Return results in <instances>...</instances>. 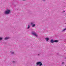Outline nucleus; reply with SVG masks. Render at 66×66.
Instances as JSON below:
<instances>
[{"mask_svg":"<svg viewBox=\"0 0 66 66\" xmlns=\"http://www.w3.org/2000/svg\"><path fill=\"white\" fill-rule=\"evenodd\" d=\"M11 11L10 10H7L4 12V14L5 15H9L10 14Z\"/></svg>","mask_w":66,"mask_h":66,"instance_id":"1","label":"nucleus"},{"mask_svg":"<svg viewBox=\"0 0 66 66\" xmlns=\"http://www.w3.org/2000/svg\"><path fill=\"white\" fill-rule=\"evenodd\" d=\"M42 64L40 62H36V66H42Z\"/></svg>","mask_w":66,"mask_h":66,"instance_id":"2","label":"nucleus"},{"mask_svg":"<svg viewBox=\"0 0 66 66\" xmlns=\"http://www.w3.org/2000/svg\"><path fill=\"white\" fill-rule=\"evenodd\" d=\"M58 42V40H53V39H51L50 41V42L51 43H57Z\"/></svg>","mask_w":66,"mask_h":66,"instance_id":"3","label":"nucleus"},{"mask_svg":"<svg viewBox=\"0 0 66 66\" xmlns=\"http://www.w3.org/2000/svg\"><path fill=\"white\" fill-rule=\"evenodd\" d=\"M32 34L34 36H35L36 37H37V35L36 34V33H35L33 31L32 32Z\"/></svg>","mask_w":66,"mask_h":66,"instance_id":"4","label":"nucleus"},{"mask_svg":"<svg viewBox=\"0 0 66 66\" xmlns=\"http://www.w3.org/2000/svg\"><path fill=\"white\" fill-rule=\"evenodd\" d=\"M34 23V22H31V25H32V27H34L35 26V24H33Z\"/></svg>","mask_w":66,"mask_h":66,"instance_id":"5","label":"nucleus"},{"mask_svg":"<svg viewBox=\"0 0 66 66\" xmlns=\"http://www.w3.org/2000/svg\"><path fill=\"white\" fill-rule=\"evenodd\" d=\"M10 37H6L4 38V40H7V39H10Z\"/></svg>","mask_w":66,"mask_h":66,"instance_id":"6","label":"nucleus"},{"mask_svg":"<svg viewBox=\"0 0 66 66\" xmlns=\"http://www.w3.org/2000/svg\"><path fill=\"white\" fill-rule=\"evenodd\" d=\"M45 40H46V42H48V41L49 40V39H49V38H45Z\"/></svg>","mask_w":66,"mask_h":66,"instance_id":"7","label":"nucleus"},{"mask_svg":"<svg viewBox=\"0 0 66 66\" xmlns=\"http://www.w3.org/2000/svg\"><path fill=\"white\" fill-rule=\"evenodd\" d=\"M10 53H11L12 55H14V54L15 53V52L14 51H11L10 52Z\"/></svg>","mask_w":66,"mask_h":66,"instance_id":"8","label":"nucleus"},{"mask_svg":"<svg viewBox=\"0 0 66 66\" xmlns=\"http://www.w3.org/2000/svg\"><path fill=\"white\" fill-rule=\"evenodd\" d=\"M66 30V28H65L62 31H61V32H64V31H65V30Z\"/></svg>","mask_w":66,"mask_h":66,"instance_id":"9","label":"nucleus"},{"mask_svg":"<svg viewBox=\"0 0 66 66\" xmlns=\"http://www.w3.org/2000/svg\"><path fill=\"white\" fill-rule=\"evenodd\" d=\"M30 27V25H28V26L27 27V29H29Z\"/></svg>","mask_w":66,"mask_h":66,"instance_id":"10","label":"nucleus"},{"mask_svg":"<svg viewBox=\"0 0 66 66\" xmlns=\"http://www.w3.org/2000/svg\"><path fill=\"white\" fill-rule=\"evenodd\" d=\"M2 39H3V38L0 37V40H1Z\"/></svg>","mask_w":66,"mask_h":66,"instance_id":"11","label":"nucleus"},{"mask_svg":"<svg viewBox=\"0 0 66 66\" xmlns=\"http://www.w3.org/2000/svg\"><path fill=\"white\" fill-rule=\"evenodd\" d=\"M16 62V61H14L12 62V63H15Z\"/></svg>","mask_w":66,"mask_h":66,"instance_id":"12","label":"nucleus"},{"mask_svg":"<svg viewBox=\"0 0 66 66\" xmlns=\"http://www.w3.org/2000/svg\"><path fill=\"white\" fill-rule=\"evenodd\" d=\"M66 12V11H63V12H62V13H64V12Z\"/></svg>","mask_w":66,"mask_h":66,"instance_id":"13","label":"nucleus"},{"mask_svg":"<svg viewBox=\"0 0 66 66\" xmlns=\"http://www.w3.org/2000/svg\"><path fill=\"white\" fill-rule=\"evenodd\" d=\"M64 63H64V62H63L62 63V64H64Z\"/></svg>","mask_w":66,"mask_h":66,"instance_id":"14","label":"nucleus"},{"mask_svg":"<svg viewBox=\"0 0 66 66\" xmlns=\"http://www.w3.org/2000/svg\"><path fill=\"white\" fill-rule=\"evenodd\" d=\"M42 1H46V0H42Z\"/></svg>","mask_w":66,"mask_h":66,"instance_id":"15","label":"nucleus"},{"mask_svg":"<svg viewBox=\"0 0 66 66\" xmlns=\"http://www.w3.org/2000/svg\"><path fill=\"white\" fill-rule=\"evenodd\" d=\"M37 55H39V54H38Z\"/></svg>","mask_w":66,"mask_h":66,"instance_id":"16","label":"nucleus"},{"mask_svg":"<svg viewBox=\"0 0 66 66\" xmlns=\"http://www.w3.org/2000/svg\"><path fill=\"white\" fill-rule=\"evenodd\" d=\"M23 0V1H25V0Z\"/></svg>","mask_w":66,"mask_h":66,"instance_id":"17","label":"nucleus"},{"mask_svg":"<svg viewBox=\"0 0 66 66\" xmlns=\"http://www.w3.org/2000/svg\"><path fill=\"white\" fill-rule=\"evenodd\" d=\"M65 66H66V65H65Z\"/></svg>","mask_w":66,"mask_h":66,"instance_id":"18","label":"nucleus"}]
</instances>
